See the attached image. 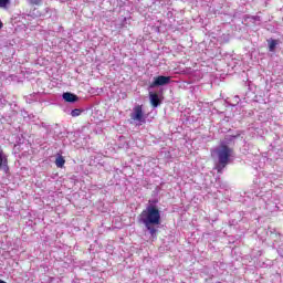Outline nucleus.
I'll use <instances>...</instances> for the list:
<instances>
[{"instance_id":"obj_1","label":"nucleus","mask_w":283,"mask_h":283,"mask_svg":"<svg viewBox=\"0 0 283 283\" xmlns=\"http://www.w3.org/2000/svg\"><path fill=\"white\" fill-rule=\"evenodd\" d=\"M139 222L146 227L151 238H156L158 230L154 227H158V224H160V210H158V208L155 206H148L139 214Z\"/></svg>"},{"instance_id":"obj_2","label":"nucleus","mask_w":283,"mask_h":283,"mask_svg":"<svg viewBox=\"0 0 283 283\" xmlns=\"http://www.w3.org/2000/svg\"><path fill=\"white\" fill-rule=\"evenodd\" d=\"M212 154H214L219 159V163L216 166V169L220 172L222 171V169L227 167V165H229V158H231V149L222 145V146H219L216 150H213Z\"/></svg>"},{"instance_id":"obj_3","label":"nucleus","mask_w":283,"mask_h":283,"mask_svg":"<svg viewBox=\"0 0 283 283\" xmlns=\"http://www.w3.org/2000/svg\"><path fill=\"white\" fill-rule=\"evenodd\" d=\"M132 120H135L136 123H146L147 117H145V113H143V105H136L133 108V114H130Z\"/></svg>"},{"instance_id":"obj_4","label":"nucleus","mask_w":283,"mask_h":283,"mask_svg":"<svg viewBox=\"0 0 283 283\" xmlns=\"http://www.w3.org/2000/svg\"><path fill=\"white\" fill-rule=\"evenodd\" d=\"M170 83H171V76L159 75V76L154 77V81L149 85V87L153 90L154 87L169 85Z\"/></svg>"},{"instance_id":"obj_5","label":"nucleus","mask_w":283,"mask_h":283,"mask_svg":"<svg viewBox=\"0 0 283 283\" xmlns=\"http://www.w3.org/2000/svg\"><path fill=\"white\" fill-rule=\"evenodd\" d=\"M149 101L154 107H158V105H160L163 103V97L160 95H158V93L150 92Z\"/></svg>"},{"instance_id":"obj_6","label":"nucleus","mask_w":283,"mask_h":283,"mask_svg":"<svg viewBox=\"0 0 283 283\" xmlns=\"http://www.w3.org/2000/svg\"><path fill=\"white\" fill-rule=\"evenodd\" d=\"M62 97L66 103H76V101H78V96L72 93H63Z\"/></svg>"},{"instance_id":"obj_7","label":"nucleus","mask_w":283,"mask_h":283,"mask_svg":"<svg viewBox=\"0 0 283 283\" xmlns=\"http://www.w3.org/2000/svg\"><path fill=\"white\" fill-rule=\"evenodd\" d=\"M1 167L8 169V156L2 150H0V169Z\"/></svg>"},{"instance_id":"obj_8","label":"nucleus","mask_w":283,"mask_h":283,"mask_svg":"<svg viewBox=\"0 0 283 283\" xmlns=\"http://www.w3.org/2000/svg\"><path fill=\"white\" fill-rule=\"evenodd\" d=\"M55 165L59 169H63V167L65 166V158H63V156H57L55 159Z\"/></svg>"},{"instance_id":"obj_9","label":"nucleus","mask_w":283,"mask_h":283,"mask_svg":"<svg viewBox=\"0 0 283 283\" xmlns=\"http://www.w3.org/2000/svg\"><path fill=\"white\" fill-rule=\"evenodd\" d=\"M269 51L275 52V48H277V40L270 39L268 40Z\"/></svg>"},{"instance_id":"obj_10","label":"nucleus","mask_w":283,"mask_h":283,"mask_svg":"<svg viewBox=\"0 0 283 283\" xmlns=\"http://www.w3.org/2000/svg\"><path fill=\"white\" fill-rule=\"evenodd\" d=\"M81 112H82L81 109L75 108L71 112V116L73 117L81 116Z\"/></svg>"},{"instance_id":"obj_11","label":"nucleus","mask_w":283,"mask_h":283,"mask_svg":"<svg viewBox=\"0 0 283 283\" xmlns=\"http://www.w3.org/2000/svg\"><path fill=\"white\" fill-rule=\"evenodd\" d=\"M8 3H10V0H0V8H8Z\"/></svg>"},{"instance_id":"obj_12","label":"nucleus","mask_w":283,"mask_h":283,"mask_svg":"<svg viewBox=\"0 0 283 283\" xmlns=\"http://www.w3.org/2000/svg\"><path fill=\"white\" fill-rule=\"evenodd\" d=\"M29 2H30L32 6H39V4H41V0H29Z\"/></svg>"},{"instance_id":"obj_13","label":"nucleus","mask_w":283,"mask_h":283,"mask_svg":"<svg viewBox=\"0 0 283 283\" xmlns=\"http://www.w3.org/2000/svg\"><path fill=\"white\" fill-rule=\"evenodd\" d=\"M1 28H3V22L0 21V30H1Z\"/></svg>"},{"instance_id":"obj_14","label":"nucleus","mask_w":283,"mask_h":283,"mask_svg":"<svg viewBox=\"0 0 283 283\" xmlns=\"http://www.w3.org/2000/svg\"><path fill=\"white\" fill-rule=\"evenodd\" d=\"M0 283H7L6 281H3V280H0Z\"/></svg>"}]
</instances>
